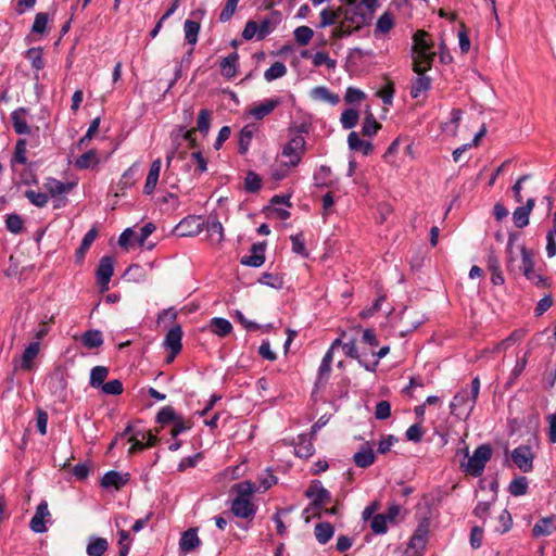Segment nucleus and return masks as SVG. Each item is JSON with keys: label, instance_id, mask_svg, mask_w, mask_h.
Segmentation results:
<instances>
[{"label": "nucleus", "instance_id": "48", "mask_svg": "<svg viewBox=\"0 0 556 556\" xmlns=\"http://www.w3.org/2000/svg\"><path fill=\"white\" fill-rule=\"evenodd\" d=\"M331 169L326 165H321L313 176L314 184L317 187H326L330 182Z\"/></svg>", "mask_w": 556, "mask_h": 556}, {"label": "nucleus", "instance_id": "24", "mask_svg": "<svg viewBox=\"0 0 556 556\" xmlns=\"http://www.w3.org/2000/svg\"><path fill=\"white\" fill-rule=\"evenodd\" d=\"M295 455L300 458H308L314 452L315 447L312 438L307 434H301L298 437V441L294 446Z\"/></svg>", "mask_w": 556, "mask_h": 556}, {"label": "nucleus", "instance_id": "16", "mask_svg": "<svg viewBox=\"0 0 556 556\" xmlns=\"http://www.w3.org/2000/svg\"><path fill=\"white\" fill-rule=\"evenodd\" d=\"M250 252V255H245L241 258V264L251 267H261L265 262V244L254 243Z\"/></svg>", "mask_w": 556, "mask_h": 556}, {"label": "nucleus", "instance_id": "15", "mask_svg": "<svg viewBox=\"0 0 556 556\" xmlns=\"http://www.w3.org/2000/svg\"><path fill=\"white\" fill-rule=\"evenodd\" d=\"M129 480L128 473H121L115 470L108 471L101 479V486L104 489H122Z\"/></svg>", "mask_w": 556, "mask_h": 556}, {"label": "nucleus", "instance_id": "50", "mask_svg": "<svg viewBox=\"0 0 556 556\" xmlns=\"http://www.w3.org/2000/svg\"><path fill=\"white\" fill-rule=\"evenodd\" d=\"M312 63L314 66L319 67L325 65L327 68L332 70L336 67V60L331 59L327 52L318 51L312 55Z\"/></svg>", "mask_w": 556, "mask_h": 556}, {"label": "nucleus", "instance_id": "19", "mask_svg": "<svg viewBox=\"0 0 556 556\" xmlns=\"http://www.w3.org/2000/svg\"><path fill=\"white\" fill-rule=\"evenodd\" d=\"M280 103L281 100L279 98L266 99L265 101L254 105L250 110V114L256 119H263L265 116L270 114Z\"/></svg>", "mask_w": 556, "mask_h": 556}, {"label": "nucleus", "instance_id": "49", "mask_svg": "<svg viewBox=\"0 0 556 556\" xmlns=\"http://www.w3.org/2000/svg\"><path fill=\"white\" fill-rule=\"evenodd\" d=\"M509 493L514 496L525 495L528 491V480L526 477L514 479L508 486Z\"/></svg>", "mask_w": 556, "mask_h": 556}, {"label": "nucleus", "instance_id": "45", "mask_svg": "<svg viewBox=\"0 0 556 556\" xmlns=\"http://www.w3.org/2000/svg\"><path fill=\"white\" fill-rule=\"evenodd\" d=\"M381 127V124L376 121L374 114L369 112L364 118L362 134L371 137L376 135Z\"/></svg>", "mask_w": 556, "mask_h": 556}, {"label": "nucleus", "instance_id": "47", "mask_svg": "<svg viewBox=\"0 0 556 556\" xmlns=\"http://www.w3.org/2000/svg\"><path fill=\"white\" fill-rule=\"evenodd\" d=\"M552 525L553 518L551 517L540 519L532 529V535L535 538L548 535L551 533Z\"/></svg>", "mask_w": 556, "mask_h": 556}, {"label": "nucleus", "instance_id": "21", "mask_svg": "<svg viewBox=\"0 0 556 556\" xmlns=\"http://www.w3.org/2000/svg\"><path fill=\"white\" fill-rule=\"evenodd\" d=\"M200 543L201 541L198 536L197 530L190 528L182 533L179 541V548L182 553L188 554L194 551L200 545Z\"/></svg>", "mask_w": 556, "mask_h": 556}, {"label": "nucleus", "instance_id": "11", "mask_svg": "<svg viewBox=\"0 0 556 556\" xmlns=\"http://www.w3.org/2000/svg\"><path fill=\"white\" fill-rule=\"evenodd\" d=\"M230 509L236 517L243 519H252L256 514V506L245 497H236Z\"/></svg>", "mask_w": 556, "mask_h": 556}, {"label": "nucleus", "instance_id": "51", "mask_svg": "<svg viewBox=\"0 0 556 556\" xmlns=\"http://www.w3.org/2000/svg\"><path fill=\"white\" fill-rule=\"evenodd\" d=\"M211 112L207 109H202L199 112L197 119V128L202 135H207L211 127Z\"/></svg>", "mask_w": 556, "mask_h": 556}, {"label": "nucleus", "instance_id": "14", "mask_svg": "<svg viewBox=\"0 0 556 556\" xmlns=\"http://www.w3.org/2000/svg\"><path fill=\"white\" fill-rule=\"evenodd\" d=\"M203 230L200 218L195 216L185 217L176 226V232L179 237H194Z\"/></svg>", "mask_w": 556, "mask_h": 556}, {"label": "nucleus", "instance_id": "62", "mask_svg": "<svg viewBox=\"0 0 556 556\" xmlns=\"http://www.w3.org/2000/svg\"><path fill=\"white\" fill-rule=\"evenodd\" d=\"M101 390L109 395H119L123 392V383L118 379L110 380L102 384Z\"/></svg>", "mask_w": 556, "mask_h": 556}, {"label": "nucleus", "instance_id": "57", "mask_svg": "<svg viewBox=\"0 0 556 556\" xmlns=\"http://www.w3.org/2000/svg\"><path fill=\"white\" fill-rule=\"evenodd\" d=\"M178 416L172 406H165L156 415V421L162 425L173 424Z\"/></svg>", "mask_w": 556, "mask_h": 556}, {"label": "nucleus", "instance_id": "46", "mask_svg": "<svg viewBox=\"0 0 556 556\" xmlns=\"http://www.w3.org/2000/svg\"><path fill=\"white\" fill-rule=\"evenodd\" d=\"M287 73V67L282 62H275L267 68L264 73V78L267 81H273L275 79L281 78Z\"/></svg>", "mask_w": 556, "mask_h": 556}, {"label": "nucleus", "instance_id": "22", "mask_svg": "<svg viewBox=\"0 0 556 556\" xmlns=\"http://www.w3.org/2000/svg\"><path fill=\"white\" fill-rule=\"evenodd\" d=\"M348 146L353 151H361L364 155H369L374 146L370 141L359 138L356 131H351L348 136Z\"/></svg>", "mask_w": 556, "mask_h": 556}, {"label": "nucleus", "instance_id": "4", "mask_svg": "<svg viewBox=\"0 0 556 556\" xmlns=\"http://www.w3.org/2000/svg\"><path fill=\"white\" fill-rule=\"evenodd\" d=\"M305 496L311 498V504L304 509L305 514H316L331 500L330 492L319 481H314L305 491Z\"/></svg>", "mask_w": 556, "mask_h": 556}, {"label": "nucleus", "instance_id": "53", "mask_svg": "<svg viewBox=\"0 0 556 556\" xmlns=\"http://www.w3.org/2000/svg\"><path fill=\"white\" fill-rule=\"evenodd\" d=\"M117 534H118V546H119L118 556H127L129 553V549H130L131 542H132V540L129 535V532H127L124 529H119Z\"/></svg>", "mask_w": 556, "mask_h": 556}, {"label": "nucleus", "instance_id": "43", "mask_svg": "<svg viewBox=\"0 0 556 556\" xmlns=\"http://www.w3.org/2000/svg\"><path fill=\"white\" fill-rule=\"evenodd\" d=\"M463 111L460 109H453L451 112L450 123H444L442 129L455 137L458 131L459 122L462 119Z\"/></svg>", "mask_w": 556, "mask_h": 556}, {"label": "nucleus", "instance_id": "55", "mask_svg": "<svg viewBox=\"0 0 556 556\" xmlns=\"http://www.w3.org/2000/svg\"><path fill=\"white\" fill-rule=\"evenodd\" d=\"M48 23H49L48 13H45V12L37 13L35 16L33 26H31V31L34 34H40V35L45 34L47 30V27H48Z\"/></svg>", "mask_w": 556, "mask_h": 556}, {"label": "nucleus", "instance_id": "28", "mask_svg": "<svg viewBox=\"0 0 556 556\" xmlns=\"http://www.w3.org/2000/svg\"><path fill=\"white\" fill-rule=\"evenodd\" d=\"M26 110L18 109L12 112L11 119L13 124V128L18 135H28L30 134V127L25 118Z\"/></svg>", "mask_w": 556, "mask_h": 556}, {"label": "nucleus", "instance_id": "30", "mask_svg": "<svg viewBox=\"0 0 556 556\" xmlns=\"http://www.w3.org/2000/svg\"><path fill=\"white\" fill-rule=\"evenodd\" d=\"M511 517L510 514L504 509L501 511L496 519H492L489 521V527L497 533H504L508 531L511 527Z\"/></svg>", "mask_w": 556, "mask_h": 556}, {"label": "nucleus", "instance_id": "31", "mask_svg": "<svg viewBox=\"0 0 556 556\" xmlns=\"http://www.w3.org/2000/svg\"><path fill=\"white\" fill-rule=\"evenodd\" d=\"M394 26V17L390 12H384L379 18L377 20L376 26H375V37H381L383 35H387Z\"/></svg>", "mask_w": 556, "mask_h": 556}, {"label": "nucleus", "instance_id": "27", "mask_svg": "<svg viewBox=\"0 0 556 556\" xmlns=\"http://www.w3.org/2000/svg\"><path fill=\"white\" fill-rule=\"evenodd\" d=\"M205 228L212 244L222 243L224 240V227L217 218H208Z\"/></svg>", "mask_w": 556, "mask_h": 556}, {"label": "nucleus", "instance_id": "44", "mask_svg": "<svg viewBox=\"0 0 556 556\" xmlns=\"http://www.w3.org/2000/svg\"><path fill=\"white\" fill-rule=\"evenodd\" d=\"M359 114L355 109H346L342 112L340 122L344 129H352L358 123Z\"/></svg>", "mask_w": 556, "mask_h": 556}, {"label": "nucleus", "instance_id": "33", "mask_svg": "<svg viewBox=\"0 0 556 556\" xmlns=\"http://www.w3.org/2000/svg\"><path fill=\"white\" fill-rule=\"evenodd\" d=\"M80 342L87 349L100 348L103 344L102 332L97 329L88 330L81 334Z\"/></svg>", "mask_w": 556, "mask_h": 556}, {"label": "nucleus", "instance_id": "42", "mask_svg": "<svg viewBox=\"0 0 556 556\" xmlns=\"http://www.w3.org/2000/svg\"><path fill=\"white\" fill-rule=\"evenodd\" d=\"M109 375V369L104 366H96L90 371L89 383L92 388H100L104 384Z\"/></svg>", "mask_w": 556, "mask_h": 556}, {"label": "nucleus", "instance_id": "3", "mask_svg": "<svg viewBox=\"0 0 556 556\" xmlns=\"http://www.w3.org/2000/svg\"><path fill=\"white\" fill-rule=\"evenodd\" d=\"M491 456L492 450L490 445L482 444L476 448L473 455L468 457L467 462L460 464V467L466 473L479 477L482 475L485 464L490 460Z\"/></svg>", "mask_w": 556, "mask_h": 556}, {"label": "nucleus", "instance_id": "56", "mask_svg": "<svg viewBox=\"0 0 556 556\" xmlns=\"http://www.w3.org/2000/svg\"><path fill=\"white\" fill-rule=\"evenodd\" d=\"M235 489L238 493L237 497H245V498H250V496H252L257 491L255 483L250 482V481H242V482L236 484Z\"/></svg>", "mask_w": 556, "mask_h": 556}, {"label": "nucleus", "instance_id": "59", "mask_svg": "<svg viewBox=\"0 0 556 556\" xmlns=\"http://www.w3.org/2000/svg\"><path fill=\"white\" fill-rule=\"evenodd\" d=\"M366 98L364 91L355 87H348L344 94V100L349 104L362 102Z\"/></svg>", "mask_w": 556, "mask_h": 556}, {"label": "nucleus", "instance_id": "60", "mask_svg": "<svg viewBox=\"0 0 556 556\" xmlns=\"http://www.w3.org/2000/svg\"><path fill=\"white\" fill-rule=\"evenodd\" d=\"M388 519L383 514H378L371 519V530L377 534H383L388 531Z\"/></svg>", "mask_w": 556, "mask_h": 556}, {"label": "nucleus", "instance_id": "36", "mask_svg": "<svg viewBox=\"0 0 556 556\" xmlns=\"http://www.w3.org/2000/svg\"><path fill=\"white\" fill-rule=\"evenodd\" d=\"M254 131L255 128L252 125H247L240 130L238 140V152L240 154L248 152Z\"/></svg>", "mask_w": 556, "mask_h": 556}, {"label": "nucleus", "instance_id": "25", "mask_svg": "<svg viewBox=\"0 0 556 556\" xmlns=\"http://www.w3.org/2000/svg\"><path fill=\"white\" fill-rule=\"evenodd\" d=\"M109 548V542L104 538L91 535L88 539L86 553L88 556H103Z\"/></svg>", "mask_w": 556, "mask_h": 556}, {"label": "nucleus", "instance_id": "41", "mask_svg": "<svg viewBox=\"0 0 556 556\" xmlns=\"http://www.w3.org/2000/svg\"><path fill=\"white\" fill-rule=\"evenodd\" d=\"M488 268L491 271V280L493 285H503L504 283V277L502 275L501 268H500V262L497 257L493 254L489 255L488 258Z\"/></svg>", "mask_w": 556, "mask_h": 556}, {"label": "nucleus", "instance_id": "18", "mask_svg": "<svg viewBox=\"0 0 556 556\" xmlns=\"http://www.w3.org/2000/svg\"><path fill=\"white\" fill-rule=\"evenodd\" d=\"M161 168H162L161 160L160 159L154 160L150 166V169H149V173H148V176L146 179V184L143 187L144 194L151 195L155 191V188H156V185L159 181V177H160V173H161Z\"/></svg>", "mask_w": 556, "mask_h": 556}, {"label": "nucleus", "instance_id": "6", "mask_svg": "<svg viewBox=\"0 0 556 556\" xmlns=\"http://www.w3.org/2000/svg\"><path fill=\"white\" fill-rule=\"evenodd\" d=\"M479 391H480V379H479V377H476L471 381L470 395L466 390H463L454 396V399L451 403L452 414L460 415L458 409L466 406L468 401H470V404H469L467 410H468V413L471 412L475 406V403L477 401V397L479 395Z\"/></svg>", "mask_w": 556, "mask_h": 556}, {"label": "nucleus", "instance_id": "12", "mask_svg": "<svg viewBox=\"0 0 556 556\" xmlns=\"http://www.w3.org/2000/svg\"><path fill=\"white\" fill-rule=\"evenodd\" d=\"M511 459L515 465L523 472L532 469L533 454L527 445H520L511 453Z\"/></svg>", "mask_w": 556, "mask_h": 556}, {"label": "nucleus", "instance_id": "29", "mask_svg": "<svg viewBox=\"0 0 556 556\" xmlns=\"http://www.w3.org/2000/svg\"><path fill=\"white\" fill-rule=\"evenodd\" d=\"M311 98L316 101H324L331 105H337L340 102L338 94L332 93L328 88L324 86L315 87L311 90Z\"/></svg>", "mask_w": 556, "mask_h": 556}, {"label": "nucleus", "instance_id": "58", "mask_svg": "<svg viewBox=\"0 0 556 556\" xmlns=\"http://www.w3.org/2000/svg\"><path fill=\"white\" fill-rule=\"evenodd\" d=\"M25 197L37 207H43L48 203V195L35 190H26Z\"/></svg>", "mask_w": 556, "mask_h": 556}, {"label": "nucleus", "instance_id": "26", "mask_svg": "<svg viewBox=\"0 0 556 556\" xmlns=\"http://www.w3.org/2000/svg\"><path fill=\"white\" fill-rule=\"evenodd\" d=\"M210 331L219 338H225L232 331L231 323L223 317H213L208 324Z\"/></svg>", "mask_w": 556, "mask_h": 556}, {"label": "nucleus", "instance_id": "5", "mask_svg": "<svg viewBox=\"0 0 556 556\" xmlns=\"http://www.w3.org/2000/svg\"><path fill=\"white\" fill-rule=\"evenodd\" d=\"M306 142L302 136H295L291 138L282 148L281 156L288 157V162H285L288 167H296L305 154Z\"/></svg>", "mask_w": 556, "mask_h": 556}, {"label": "nucleus", "instance_id": "17", "mask_svg": "<svg viewBox=\"0 0 556 556\" xmlns=\"http://www.w3.org/2000/svg\"><path fill=\"white\" fill-rule=\"evenodd\" d=\"M239 55L237 52H231L229 55L223 58L219 62L220 75L226 79H232L237 75Z\"/></svg>", "mask_w": 556, "mask_h": 556}, {"label": "nucleus", "instance_id": "39", "mask_svg": "<svg viewBox=\"0 0 556 556\" xmlns=\"http://www.w3.org/2000/svg\"><path fill=\"white\" fill-rule=\"evenodd\" d=\"M354 463L361 468H367L375 462V455L371 448L364 447L353 456Z\"/></svg>", "mask_w": 556, "mask_h": 556}, {"label": "nucleus", "instance_id": "10", "mask_svg": "<svg viewBox=\"0 0 556 556\" xmlns=\"http://www.w3.org/2000/svg\"><path fill=\"white\" fill-rule=\"evenodd\" d=\"M114 273V258L112 256H103L100 260L98 269H97V279L99 285L101 286V291H105L109 289V283L111 277Z\"/></svg>", "mask_w": 556, "mask_h": 556}, {"label": "nucleus", "instance_id": "32", "mask_svg": "<svg viewBox=\"0 0 556 556\" xmlns=\"http://www.w3.org/2000/svg\"><path fill=\"white\" fill-rule=\"evenodd\" d=\"M100 163L99 155L96 150H89L81 154L75 161V167L78 169L93 168Z\"/></svg>", "mask_w": 556, "mask_h": 556}, {"label": "nucleus", "instance_id": "34", "mask_svg": "<svg viewBox=\"0 0 556 556\" xmlns=\"http://www.w3.org/2000/svg\"><path fill=\"white\" fill-rule=\"evenodd\" d=\"M43 186L51 197L68 193L73 188V184H65L55 178H48Z\"/></svg>", "mask_w": 556, "mask_h": 556}, {"label": "nucleus", "instance_id": "23", "mask_svg": "<svg viewBox=\"0 0 556 556\" xmlns=\"http://www.w3.org/2000/svg\"><path fill=\"white\" fill-rule=\"evenodd\" d=\"M281 22V14L279 11H273L269 16L263 18L260 24V40L264 39L274 31L276 26Z\"/></svg>", "mask_w": 556, "mask_h": 556}, {"label": "nucleus", "instance_id": "8", "mask_svg": "<svg viewBox=\"0 0 556 556\" xmlns=\"http://www.w3.org/2000/svg\"><path fill=\"white\" fill-rule=\"evenodd\" d=\"M439 502L440 498L435 495L424 496V507L426 511L421 517V522H419V538L421 536V533L428 532L430 521L437 516V507Z\"/></svg>", "mask_w": 556, "mask_h": 556}, {"label": "nucleus", "instance_id": "2", "mask_svg": "<svg viewBox=\"0 0 556 556\" xmlns=\"http://www.w3.org/2000/svg\"><path fill=\"white\" fill-rule=\"evenodd\" d=\"M434 42L431 36L419 29V92L431 88L432 78L425 73L431 68L435 52L432 51Z\"/></svg>", "mask_w": 556, "mask_h": 556}, {"label": "nucleus", "instance_id": "38", "mask_svg": "<svg viewBox=\"0 0 556 556\" xmlns=\"http://www.w3.org/2000/svg\"><path fill=\"white\" fill-rule=\"evenodd\" d=\"M200 23L193 20H187L184 24L185 39L186 41L194 46L198 42V36L200 33Z\"/></svg>", "mask_w": 556, "mask_h": 556}, {"label": "nucleus", "instance_id": "35", "mask_svg": "<svg viewBox=\"0 0 556 556\" xmlns=\"http://www.w3.org/2000/svg\"><path fill=\"white\" fill-rule=\"evenodd\" d=\"M319 16V28H326L332 25L336 27L337 25H339V7L337 9H332L329 7L325 8L324 10H321Z\"/></svg>", "mask_w": 556, "mask_h": 556}, {"label": "nucleus", "instance_id": "13", "mask_svg": "<svg viewBox=\"0 0 556 556\" xmlns=\"http://www.w3.org/2000/svg\"><path fill=\"white\" fill-rule=\"evenodd\" d=\"M50 517V511L48 508V503L42 501L36 508V513L30 519L29 528L35 533H43L47 531L46 520Z\"/></svg>", "mask_w": 556, "mask_h": 556}, {"label": "nucleus", "instance_id": "61", "mask_svg": "<svg viewBox=\"0 0 556 556\" xmlns=\"http://www.w3.org/2000/svg\"><path fill=\"white\" fill-rule=\"evenodd\" d=\"M244 186L248 191L256 192L262 187V179L256 173L249 172L245 177Z\"/></svg>", "mask_w": 556, "mask_h": 556}, {"label": "nucleus", "instance_id": "9", "mask_svg": "<svg viewBox=\"0 0 556 556\" xmlns=\"http://www.w3.org/2000/svg\"><path fill=\"white\" fill-rule=\"evenodd\" d=\"M182 329L179 325L172 327L164 339V346L170 351L168 362L173 361L182 349Z\"/></svg>", "mask_w": 556, "mask_h": 556}, {"label": "nucleus", "instance_id": "64", "mask_svg": "<svg viewBox=\"0 0 556 556\" xmlns=\"http://www.w3.org/2000/svg\"><path fill=\"white\" fill-rule=\"evenodd\" d=\"M529 213L522 207L519 206L515 210L513 214L514 223L517 228H523L529 224Z\"/></svg>", "mask_w": 556, "mask_h": 556}, {"label": "nucleus", "instance_id": "20", "mask_svg": "<svg viewBox=\"0 0 556 556\" xmlns=\"http://www.w3.org/2000/svg\"><path fill=\"white\" fill-rule=\"evenodd\" d=\"M40 351V343L38 341L29 343L23 352L20 367L24 371H30L34 368V361Z\"/></svg>", "mask_w": 556, "mask_h": 556}, {"label": "nucleus", "instance_id": "52", "mask_svg": "<svg viewBox=\"0 0 556 556\" xmlns=\"http://www.w3.org/2000/svg\"><path fill=\"white\" fill-rule=\"evenodd\" d=\"M26 146L27 142L25 139L17 140L14 149V154L12 157V164H26L27 157H26Z\"/></svg>", "mask_w": 556, "mask_h": 556}, {"label": "nucleus", "instance_id": "63", "mask_svg": "<svg viewBox=\"0 0 556 556\" xmlns=\"http://www.w3.org/2000/svg\"><path fill=\"white\" fill-rule=\"evenodd\" d=\"M27 58L31 63V66L36 70H42L45 67V61L42 59L41 50L40 49H29L27 51Z\"/></svg>", "mask_w": 556, "mask_h": 556}, {"label": "nucleus", "instance_id": "54", "mask_svg": "<svg viewBox=\"0 0 556 556\" xmlns=\"http://www.w3.org/2000/svg\"><path fill=\"white\" fill-rule=\"evenodd\" d=\"M293 34L295 41L301 46H305L312 40L314 31L308 26H299Z\"/></svg>", "mask_w": 556, "mask_h": 556}, {"label": "nucleus", "instance_id": "40", "mask_svg": "<svg viewBox=\"0 0 556 556\" xmlns=\"http://www.w3.org/2000/svg\"><path fill=\"white\" fill-rule=\"evenodd\" d=\"M334 530L329 522H321L315 527V536L320 544L328 543L333 536Z\"/></svg>", "mask_w": 556, "mask_h": 556}, {"label": "nucleus", "instance_id": "7", "mask_svg": "<svg viewBox=\"0 0 556 556\" xmlns=\"http://www.w3.org/2000/svg\"><path fill=\"white\" fill-rule=\"evenodd\" d=\"M520 253L522 254V265L519 266V270L529 279L532 280L536 286L544 287L546 285V279L541 275H538L533 270V260L532 252L529 251L526 247L520 248Z\"/></svg>", "mask_w": 556, "mask_h": 556}, {"label": "nucleus", "instance_id": "37", "mask_svg": "<svg viewBox=\"0 0 556 556\" xmlns=\"http://www.w3.org/2000/svg\"><path fill=\"white\" fill-rule=\"evenodd\" d=\"M98 237V231L96 228H91L87 231V233L84 236L81 243L79 248L76 251V261L79 263L84 260L85 254L91 247V244L94 242V240Z\"/></svg>", "mask_w": 556, "mask_h": 556}, {"label": "nucleus", "instance_id": "1", "mask_svg": "<svg viewBox=\"0 0 556 556\" xmlns=\"http://www.w3.org/2000/svg\"><path fill=\"white\" fill-rule=\"evenodd\" d=\"M339 7V25L333 27L331 36L340 39L352 35L359 30L363 26L370 24V13H365L359 8L357 0H340Z\"/></svg>", "mask_w": 556, "mask_h": 556}]
</instances>
